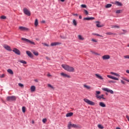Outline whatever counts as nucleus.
Returning a JSON list of instances; mask_svg holds the SVG:
<instances>
[{"instance_id": "c03bdc74", "label": "nucleus", "mask_w": 129, "mask_h": 129, "mask_svg": "<svg viewBox=\"0 0 129 129\" xmlns=\"http://www.w3.org/2000/svg\"><path fill=\"white\" fill-rule=\"evenodd\" d=\"M81 8H84V9H85V8H86V5H81Z\"/></svg>"}, {"instance_id": "2eb2a0df", "label": "nucleus", "mask_w": 129, "mask_h": 129, "mask_svg": "<svg viewBox=\"0 0 129 129\" xmlns=\"http://www.w3.org/2000/svg\"><path fill=\"white\" fill-rule=\"evenodd\" d=\"M96 23L97 24L96 26L98 28H101L104 26V25H100V22L99 21H96Z\"/></svg>"}, {"instance_id": "b1692460", "label": "nucleus", "mask_w": 129, "mask_h": 129, "mask_svg": "<svg viewBox=\"0 0 129 129\" xmlns=\"http://www.w3.org/2000/svg\"><path fill=\"white\" fill-rule=\"evenodd\" d=\"M72 115H73V112H69V113H67L66 116L67 117H69L70 116H72Z\"/></svg>"}, {"instance_id": "603ef678", "label": "nucleus", "mask_w": 129, "mask_h": 129, "mask_svg": "<svg viewBox=\"0 0 129 129\" xmlns=\"http://www.w3.org/2000/svg\"><path fill=\"white\" fill-rule=\"evenodd\" d=\"M121 83H122V84H125V82L123 80H121Z\"/></svg>"}, {"instance_id": "20e7f679", "label": "nucleus", "mask_w": 129, "mask_h": 129, "mask_svg": "<svg viewBox=\"0 0 129 129\" xmlns=\"http://www.w3.org/2000/svg\"><path fill=\"white\" fill-rule=\"evenodd\" d=\"M21 40H22V41H24L25 42H26V43H28L29 44H31V45H36V44L35 43V42L27 39L25 38H22Z\"/></svg>"}, {"instance_id": "4c0bfd02", "label": "nucleus", "mask_w": 129, "mask_h": 129, "mask_svg": "<svg viewBox=\"0 0 129 129\" xmlns=\"http://www.w3.org/2000/svg\"><path fill=\"white\" fill-rule=\"evenodd\" d=\"M84 14H85V15H86V16H87V15H88V11H87V10H84Z\"/></svg>"}, {"instance_id": "4d7b16f0", "label": "nucleus", "mask_w": 129, "mask_h": 129, "mask_svg": "<svg viewBox=\"0 0 129 129\" xmlns=\"http://www.w3.org/2000/svg\"><path fill=\"white\" fill-rule=\"evenodd\" d=\"M47 76H48V77H51V76H52L50 74H48L47 75Z\"/></svg>"}, {"instance_id": "4be33fe9", "label": "nucleus", "mask_w": 129, "mask_h": 129, "mask_svg": "<svg viewBox=\"0 0 129 129\" xmlns=\"http://www.w3.org/2000/svg\"><path fill=\"white\" fill-rule=\"evenodd\" d=\"M7 72L9 73V74H11V75H14V72H13V70L11 69H8Z\"/></svg>"}, {"instance_id": "0e129e2a", "label": "nucleus", "mask_w": 129, "mask_h": 129, "mask_svg": "<svg viewBox=\"0 0 129 129\" xmlns=\"http://www.w3.org/2000/svg\"><path fill=\"white\" fill-rule=\"evenodd\" d=\"M92 35H93L94 36H96L97 34L96 33H93Z\"/></svg>"}, {"instance_id": "cd10ccee", "label": "nucleus", "mask_w": 129, "mask_h": 129, "mask_svg": "<svg viewBox=\"0 0 129 129\" xmlns=\"http://www.w3.org/2000/svg\"><path fill=\"white\" fill-rule=\"evenodd\" d=\"M112 6V5L111 4H107V5H106L105 8H106V9H108V8H111V6Z\"/></svg>"}, {"instance_id": "412c9836", "label": "nucleus", "mask_w": 129, "mask_h": 129, "mask_svg": "<svg viewBox=\"0 0 129 129\" xmlns=\"http://www.w3.org/2000/svg\"><path fill=\"white\" fill-rule=\"evenodd\" d=\"M78 38L79 40H81L82 41H83L84 40H85V38L84 37H83L82 36V35H79L78 36Z\"/></svg>"}, {"instance_id": "49530a36", "label": "nucleus", "mask_w": 129, "mask_h": 129, "mask_svg": "<svg viewBox=\"0 0 129 129\" xmlns=\"http://www.w3.org/2000/svg\"><path fill=\"white\" fill-rule=\"evenodd\" d=\"M124 58H125V59H129V55L124 56Z\"/></svg>"}, {"instance_id": "58836bf2", "label": "nucleus", "mask_w": 129, "mask_h": 129, "mask_svg": "<svg viewBox=\"0 0 129 129\" xmlns=\"http://www.w3.org/2000/svg\"><path fill=\"white\" fill-rule=\"evenodd\" d=\"M1 19H2V20H6V19H7V17L5 16H2L1 17Z\"/></svg>"}, {"instance_id": "de8ad7c7", "label": "nucleus", "mask_w": 129, "mask_h": 129, "mask_svg": "<svg viewBox=\"0 0 129 129\" xmlns=\"http://www.w3.org/2000/svg\"><path fill=\"white\" fill-rule=\"evenodd\" d=\"M60 37L61 39H67V37L66 36H63L62 35H60Z\"/></svg>"}, {"instance_id": "ea45409f", "label": "nucleus", "mask_w": 129, "mask_h": 129, "mask_svg": "<svg viewBox=\"0 0 129 129\" xmlns=\"http://www.w3.org/2000/svg\"><path fill=\"white\" fill-rule=\"evenodd\" d=\"M122 31H123V32H124V33H120V35H124V34H125V33H126V30H125L124 29L122 30Z\"/></svg>"}, {"instance_id": "37998d69", "label": "nucleus", "mask_w": 129, "mask_h": 129, "mask_svg": "<svg viewBox=\"0 0 129 129\" xmlns=\"http://www.w3.org/2000/svg\"><path fill=\"white\" fill-rule=\"evenodd\" d=\"M46 121H47V119L44 118L42 119V122H43V123H46Z\"/></svg>"}, {"instance_id": "f03ea898", "label": "nucleus", "mask_w": 129, "mask_h": 129, "mask_svg": "<svg viewBox=\"0 0 129 129\" xmlns=\"http://www.w3.org/2000/svg\"><path fill=\"white\" fill-rule=\"evenodd\" d=\"M68 127L69 129H71V127H73L74 128H80V125L73 124L70 121L68 123Z\"/></svg>"}, {"instance_id": "dca6fc26", "label": "nucleus", "mask_w": 129, "mask_h": 129, "mask_svg": "<svg viewBox=\"0 0 129 129\" xmlns=\"http://www.w3.org/2000/svg\"><path fill=\"white\" fill-rule=\"evenodd\" d=\"M26 53L29 57H30V58H33V57H34L33 54H32V52L30 51H26Z\"/></svg>"}, {"instance_id": "393cba45", "label": "nucleus", "mask_w": 129, "mask_h": 129, "mask_svg": "<svg viewBox=\"0 0 129 129\" xmlns=\"http://www.w3.org/2000/svg\"><path fill=\"white\" fill-rule=\"evenodd\" d=\"M115 5H116L117 6H119V7H121V6H122V4H121V3L118 1H116L115 2Z\"/></svg>"}, {"instance_id": "e2e57ef3", "label": "nucleus", "mask_w": 129, "mask_h": 129, "mask_svg": "<svg viewBox=\"0 0 129 129\" xmlns=\"http://www.w3.org/2000/svg\"><path fill=\"white\" fill-rule=\"evenodd\" d=\"M79 19H82V16H81V15H80V16H79Z\"/></svg>"}, {"instance_id": "864d4df0", "label": "nucleus", "mask_w": 129, "mask_h": 129, "mask_svg": "<svg viewBox=\"0 0 129 129\" xmlns=\"http://www.w3.org/2000/svg\"><path fill=\"white\" fill-rule=\"evenodd\" d=\"M120 12H121V10H117L116 13V14H120Z\"/></svg>"}, {"instance_id": "69168bd1", "label": "nucleus", "mask_w": 129, "mask_h": 129, "mask_svg": "<svg viewBox=\"0 0 129 129\" xmlns=\"http://www.w3.org/2000/svg\"><path fill=\"white\" fill-rule=\"evenodd\" d=\"M58 1H60V2H62V3L65 2V0H58Z\"/></svg>"}, {"instance_id": "a18cd8bd", "label": "nucleus", "mask_w": 129, "mask_h": 129, "mask_svg": "<svg viewBox=\"0 0 129 129\" xmlns=\"http://www.w3.org/2000/svg\"><path fill=\"white\" fill-rule=\"evenodd\" d=\"M5 76H6V75L2 74V75H1L0 78H5Z\"/></svg>"}, {"instance_id": "09e8293b", "label": "nucleus", "mask_w": 129, "mask_h": 129, "mask_svg": "<svg viewBox=\"0 0 129 129\" xmlns=\"http://www.w3.org/2000/svg\"><path fill=\"white\" fill-rule=\"evenodd\" d=\"M92 42H94V43H97V40H96L95 39H92Z\"/></svg>"}, {"instance_id": "7ed1b4c3", "label": "nucleus", "mask_w": 129, "mask_h": 129, "mask_svg": "<svg viewBox=\"0 0 129 129\" xmlns=\"http://www.w3.org/2000/svg\"><path fill=\"white\" fill-rule=\"evenodd\" d=\"M84 101H85L86 103H87V104H89V105H95V103L92 101H90L88 99H84Z\"/></svg>"}, {"instance_id": "13d9d810", "label": "nucleus", "mask_w": 129, "mask_h": 129, "mask_svg": "<svg viewBox=\"0 0 129 129\" xmlns=\"http://www.w3.org/2000/svg\"><path fill=\"white\" fill-rule=\"evenodd\" d=\"M41 23H42V24H45V23H46V22L45 21V20H43L41 21Z\"/></svg>"}, {"instance_id": "ddd939ff", "label": "nucleus", "mask_w": 129, "mask_h": 129, "mask_svg": "<svg viewBox=\"0 0 129 129\" xmlns=\"http://www.w3.org/2000/svg\"><path fill=\"white\" fill-rule=\"evenodd\" d=\"M61 42H52L50 44V46H57V45H61Z\"/></svg>"}, {"instance_id": "9b49d317", "label": "nucleus", "mask_w": 129, "mask_h": 129, "mask_svg": "<svg viewBox=\"0 0 129 129\" xmlns=\"http://www.w3.org/2000/svg\"><path fill=\"white\" fill-rule=\"evenodd\" d=\"M4 48H5V49H6V50H7V51H12V48H11V47L8 45H4Z\"/></svg>"}, {"instance_id": "0eeeda50", "label": "nucleus", "mask_w": 129, "mask_h": 129, "mask_svg": "<svg viewBox=\"0 0 129 129\" xmlns=\"http://www.w3.org/2000/svg\"><path fill=\"white\" fill-rule=\"evenodd\" d=\"M102 90L106 91V92H109L111 94H113V93H114V92L112 90H110L107 88H104L102 89Z\"/></svg>"}, {"instance_id": "680f3d73", "label": "nucleus", "mask_w": 129, "mask_h": 129, "mask_svg": "<svg viewBox=\"0 0 129 129\" xmlns=\"http://www.w3.org/2000/svg\"><path fill=\"white\" fill-rule=\"evenodd\" d=\"M45 58L47 60H50V58L48 56H46Z\"/></svg>"}, {"instance_id": "c85d7f7f", "label": "nucleus", "mask_w": 129, "mask_h": 129, "mask_svg": "<svg viewBox=\"0 0 129 129\" xmlns=\"http://www.w3.org/2000/svg\"><path fill=\"white\" fill-rule=\"evenodd\" d=\"M32 53L34 54V55H35V56H39V52H38V51H32Z\"/></svg>"}, {"instance_id": "e433bc0d", "label": "nucleus", "mask_w": 129, "mask_h": 129, "mask_svg": "<svg viewBox=\"0 0 129 129\" xmlns=\"http://www.w3.org/2000/svg\"><path fill=\"white\" fill-rule=\"evenodd\" d=\"M98 127H99V128H100V129H103L104 128L103 126H102L101 124H98Z\"/></svg>"}, {"instance_id": "9d476101", "label": "nucleus", "mask_w": 129, "mask_h": 129, "mask_svg": "<svg viewBox=\"0 0 129 129\" xmlns=\"http://www.w3.org/2000/svg\"><path fill=\"white\" fill-rule=\"evenodd\" d=\"M103 60H108V59H110V56L108 54H106L103 55L102 57Z\"/></svg>"}, {"instance_id": "2f4dec72", "label": "nucleus", "mask_w": 129, "mask_h": 129, "mask_svg": "<svg viewBox=\"0 0 129 129\" xmlns=\"http://www.w3.org/2000/svg\"><path fill=\"white\" fill-rule=\"evenodd\" d=\"M73 24L75 26H77V22H76V20L75 19H74L73 20Z\"/></svg>"}, {"instance_id": "3c124183", "label": "nucleus", "mask_w": 129, "mask_h": 129, "mask_svg": "<svg viewBox=\"0 0 129 129\" xmlns=\"http://www.w3.org/2000/svg\"><path fill=\"white\" fill-rule=\"evenodd\" d=\"M123 80H125V81H127V82H129V80L126 79L125 78H122Z\"/></svg>"}, {"instance_id": "c9c22d12", "label": "nucleus", "mask_w": 129, "mask_h": 129, "mask_svg": "<svg viewBox=\"0 0 129 129\" xmlns=\"http://www.w3.org/2000/svg\"><path fill=\"white\" fill-rule=\"evenodd\" d=\"M22 111L24 113H25V112H26V107H25V106L22 107Z\"/></svg>"}, {"instance_id": "f257e3e1", "label": "nucleus", "mask_w": 129, "mask_h": 129, "mask_svg": "<svg viewBox=\"0 0 129 129\" xmlns=\"http://www.w3.org/2000/svg\"><path fill=\"white\" fill-rule=\"evenodd\" d=\"M61 67H62L64 70H66V71H68V72H74V68L72 67L62 64H61Z\"/></svg>"}, {"instance_id": "f8f14e48", "label": "nucleus", "mask_w": 129, "mask_h": 129, "mask_svg": "<svg viewBox=\"0 0 129 129\" xmlns=\"http://www.w3.org/2000/svg\"><path fill=\"white\" fill-rule=\"evenodd\" d=\"M60 75L61 76H62V77H64L65 78H70V76L64 73H61Z\"/></svg>"}, {"instance_id": "a19ab883", "label": "nucleus", "mask_w": 129, "mask_h": 129, "mask_svg": "<svg viewBox=\"0 0 129 129\" xmlns=\"http://www.w3.org/2000/svg\"><path fill=\"white\" fill-rule=\"evenodd\" d=\"M96 97L99 99H101L102 98V97H101V96H99V95L96 96Z\"/></svg>"}, {"instance_id": "6e6552de", "label": "nucleus", "mask_w": 129, "mask_h": 129, "mask_svg": "<svg viewBox=\"0 0 129 129\" xmlns=\"http://www.w3.org/2000/svg\"><path fill=\"white\" fill-rule=\"evenodd\" d=\"M19 29L23 32H25V31H29V28L23 26H19Z\"/></svg>"}, {"instance_id": "6e6d98bb", "label": "nucleus", "mask_w": 129, "mask_h": 129, "mask_svg": "<svg viewBox=\"0 0 129 129\" xmlns=\"http://www.w3.org/2000/svg\"><path fill=\"white\" fill-rule=\"evenodd\" d=\"M96 36H97L98 37H103V36L100 35H99V34H96Z\"/></svg>"}, {"instance_id": "79ce46f5", "label": "nucleus", "mask_w": 129, "mask_h": 129, "mask_svg": "<svg viewBox=\"0 0 129 129\" xmlns=\"http://www.w3.org/2000/svg\"><path fill=\"white\" fill-rule=\"evenodd\" d=\"M100 94V91H96V96H97V95H99Z\"/></svg>"}, {"instance_id": "aec40b11", "label": "nucleus", "mask_w": 129, "mask_h": 129, "mask_svg": "<svg viewBox=\"0 0 129 129\" xmlns=\"http://www.w3.org/2000/svg\"><path fill=\"white\" fill-rule=\"evenodd\" d=\"M30 90L31 92H35V90H36V87L35 86H31L30 87Z\"/></svg>"}, {"instance_id": "052dcab7", "label": "nucleus", "mask_w": 129, "mask_h": 129, "mask_svg": "<svg viewBox=\"0 0 129 129\" xmlns=\"http://www.w3.org/2000/svg\"><path fill=\"white\" fill-rule=\"evenodd\" d=\"M73 16H78V14H73Z\"/></svg>"}, {"instance_id": "8fccbe9b", "label": "nucleus", "mask_w": 129, "mask_h": 129, "mask_svg": "<svg viewBox=\"0 0 129 129\" xmlns=\"http://www.w3.org/2000/svg\"><path fill=\"white\" fill-rule=\"evenodd\" d=\"M42 45H44V46H46V47H49V44H47V43H42Z\"/></svg>"}, {"instance_id": "72a5a7b5", "label": "nucleus", "mask_w": 129, "mask_h": 129, "mask_svg": "<svg viewBox=\"0 0 129 129\" xmlns=\"http://www.w3.org/2000/svg\"><path fill=\"white\" fill-rule=\"evenodd\" d=\"M18 86H19L21 88H24V84H23L22 83H19L18 84Z\"/></svg>"}, {"instance_id": "c756f323", "label": "nucleus", "mask_w": 129, "mask_h": 129, "mask_svg": "<svg viewBox=\"0 0 129 129\" xmlns=\"http://www.w3.org/2000/svg\"><path fill=\"white\" fill-rule=\"evenodd\" d=\"M19 62H20V63H22V64H27V61H26L24 60H19Z\"/></svg>"}, {"instance_id": "f3484780", "label": "nucleus", "mask_w": 129, "mask_h": 129, "mask_svg": "<svg viewBox=\"0 0 129 129\" xmlns=\"http://www.w3.org/2000/svg\"><path fill=\"white\" fill-rule=\"evenodd\" d=\"M94 17H86L84 18V21H91L92 20H94Z\"/></svg>"}, {"instance_id": "423d86ee", "label": "nucleus", "mask_w": 129, "mask_h": 129, "mask_svg": "<svg viewBox=\"0 0 129 129\" xmlns=\"http://www.w3.org/2000/svg\"><path fill=\"white\" fill-rule=\"evenodd\" d=\"M23 13H24L25 15H26V16H28V17H30L31 16V12L28 9L25 8L23 9Z\"/></svg>"}, {"instance_id": "a878e982", "label": "nucleus", "mask_w": 129, "mask_h": 129, "mask_svg": "<svg viewBox=\"0 0 129 129\" xmlns=\"http://www.w3.org/2000/svg\"><path fill=\"white\" fill-rule=\"evenodd\" d=\"M106 35H107L108 36H111L112 35H116V34L113 33L112 32H106Z\"/></svg>"}, {"instance_id": "5701e85b", "label": "nucleus", "mask_w": 129, "mask_h": 129, "mask_svg": "<svg viewBox=\"0 0 129 129\" xmlns=\"http://www.w3.org/2000/svg\"><path fill=\"white\" fill-rule=\"evenodd\" d=\"M110 74L112 75H114V76H116L117 77H119L120 76V75H119L118 74L114 72H110Z\"/></svg>"}, {"instance_id": "bf43d9fd", "label": "nucleus", "mask_w": 129, "mask_h": 129, "mask_svg": "<svg viewBox=\"0 0 129 129\" xmlns=\"http://www.w3.org/2000/svg\"><path fill=\"white\" fill-rule=\"evenodd\" d=\"M109 82H111L112 83H115V82H114V81H109Z\"/></svg>"}, {"instance_id": "7c9ffc66", "label": "nucleus", "mask_w": 129, "mask_h": 129, "mask_svg": "<svg viewBox=\"0 0 129 129\" xmlns=\"http://www.w3.org/2000/svg\"><path fill=\"white\" fill-rule=\"evenodd\" d=\"M34 25H35V27H37V26H38V25H39V23L38 22V19L35 20Z\"/></svg>"}, {"instance_id": "a211bd4d", "label": "nucleus", "mask_w": 129, "mask_h": 129, "mask_svg": "<svg viewBox=\"0 0 129 129\" xmlns=\"http://www.w3.org/2000/svg\"><path fill=\"white\" fill-rule=\"evenodd\" d=\"M95 75L96 77H97L98 78V79H100V80H103V78L101 76H100L97 74H95Z\"/></svg>"}, {"instance_id": "338daca9", "label": "nucleus", "mask_w": 129, "mask_h": 129, "mask_svg": "<svg viewBox=\"0 0 129 129\" xmlns=\"http://www.w3.org/2000/svg\"><path fill=\"white\" fill-rule=\"evenodd\" d=\"M32 123H33V124L35 123V121L32 120Z\"/></svg>"}, {"instance_id": "5fc2aeb1", "label": "nucleus", "mask_w": 129, "mask_h": 129, "mask_svg": "<svg viewBox=\"0 0 129 129\" xmlns=\"http://www.w3.org/2000/svg\"><path fill=\"white\" fill-rule=\"evenodd\" d=\"M126 118H127L128 121H129V116H128V115H126Z\"/></svg>"}, {"instance_id": "774afa93", "label": "nucleus", "mask_w": 129, "mask_h": 129, "mask_svg": "<svg viewBox=\"0 0 129 129\" xmlns=\"http://www.w3.org/2000/svg\"><path fill=\"white\" fill-rule=\"evenodd\" d=\"M116 129H121V128L118 127H116Z\"/></svg>"}, {"instance_id": "4468645a", "label": "nucleus", "mask_w": 129, "mask_h": 129, "mask_svg": "<svg viewBox=\"0 0 129 129\" xmlns=\"http://www.w3.org/2000/svg\"><path fill=\"white\" fill-rule=\"evenodd\" d=\"M107 77L110 79H113V80H118V78L111 75H107Z\"/></svg>"}, {"instance_id": "6ab92c4d", "label": "nucleus", "mask_w": 129, "mask_h": 129, "mask_svg": "<svg viewBox=\"0 0 129 129\" xmlns=\"http://www.w3.org/2000/svg\"><path fill=\"white\" fill-rule=\"evenodd\" d=\"M99 105H100L101 107H106V105H105L103 102H100L99 103Z\"/></svg>"}, {"instance_id": "1a4fd4ad", "label": "nucleus", "mask_w": 129, "mask_h": 129, "mask_svg": "<svg viewBox=\"0 0 129 129\" xmlns=\"http://www.w3.org/2000/svg\"><path fill=\"white\" fill-rule=\"evenodd\" d=\"M13 52H14L17 55H21V51L17 48H14L13 50Z\"/></svg>"}, {"instance_id": "473e14b6", "label": "nucleus", "mask_w": 129, "mask_h": 129, "mask_svg": "<svg viewBox=\"0 0 129 129\" xmlns=\"http://www.w3.org/2000/svg\"><path fill=\"white\" fill-rule=\"evenodd\" d=\"M111 28H117V29H119V26L117 25H113L111 27Z\"/></svg>"}, {"instance_id": "f704fd0d", "label": "nucleus", "mask_w": 129, "mask_h": 129, "mask_svg": "<svg viewBox=\"0 0 129 129\" xmlns=\"http://www.w3.org/2000/svg\"><path fill=\"white\" fill-rule=\"evenodd\" d=\"M48 87H49V88H51V89H54V87H53V86H52L51 84H48L47 85Z\"/></svg>"}, {"instance_id": "bb28decb", "label": "nucleus", "mask_w": 129, "mask_h": 129, "mask_svg": "<svg viewBox=\"0 0 129 129\" xmlns=\"http://www.w3.org/2000/svg\"><path fill=\"white\" fill-rule=\"evenodd\" d=\"M83 87H84V88H86V89H90V88H91V87L89 86H87L86 84L83 85Z\"/></svg>"}, {"instance_id": "39448f33", "label": "nucleus", "mask_w": 129, "mask_h": 129, "mask_svg": "<svg viewBox=\"0 0 129 129\" xmlns=\"http://www.w3.org/2000/svg\"><path fill=\"white\" fill-rule=\"evenodd\" d=\"M17 100V98L15 96H8L7 97V101H14Z\"/></svg>"}]
</instances>
